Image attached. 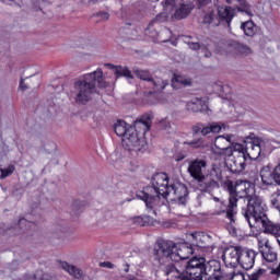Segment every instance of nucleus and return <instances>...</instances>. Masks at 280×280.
Returning <instances> with one entry per match:
<instances>
[{
  "instance_id": "nucleus-1",
  "label": "nucleus",
  "mask_w": 280,
  "mask_h": 280,
  "mask_svg": "<svg viewBox=\"0 0 280 280\" xmlns=\"http://www.w3.org/2000/svg\"><path fill=\"white\" fill-rule=\"evenodd\" d=\"M267 211L268 207L266 202H264V199L259 196H254L249 199V203L246 208L243 209V215L250 229H253L255 224H261L262 229H265V233L280 237V225L268 220Z\"/></svg>"
},
{
  "instance_id": "nucleus-2",
  "label": "nucleus",
  "mask_w": 280,
  "mask_h": 280,
  "mask_svg": "<svg viewBox=\"0 0 280 280\" xmlns=\"http://www.w3.org/2000/svg\"><path fill=\"white\" fill-rule=\"evenodd\" d=\"M170 177L165 173H156L151 178V186H145L136 192V198L142 200L147 209H154L161 202V198L167 200Z\"/></svg>"
},
{
  "instance_id": "nucleus-3",
  "label": "nucleus",
  "mask_w": 280,
  "mask_h": 280,
  "mask_svg": "<svg viewBox=\"0 0 280 280\" xmlns=\"http://www.w3.org/2000/svg\"><path fill=\"white\" fill-rule=\"evenodd\" d=\"M185 272L194 280H224V271L219 260L207 262L205 257H194L185 266Z\"/></svg>"
},
{
  "instance_id": "nucleus-4",
  "label": "nucleus",
  "mask_w": 280,
  "mask_h": 280,
  "mask_svg": "<svg viewBox=\"0 0 280 280\" xmlns=\"http://www.w3.org/2000/svg\"><path fill=\"white\" fill-rule=\"evenodd\" d=\"M96 86L98 89H106L108 86L106 81H104V72L100 68L94 72L84 74L74 82L72 95H74L77 104H82L83 106L89 104L93 100L92 95L95 93Z\"/></svg>"
},
{
  "instance_id": "nucleus-5",
  "label": "nucleus",
  "mask_w": 280,
  "mask_h": 280,
  "mask_svg": "<svg viewBox=\"0 0 280 280\" xmlns=\"http://www.w3.org/2000/svg\"><path fill=\"white\" fill-rule=\"evenodd\" d=\"M153 116L151 114H143L136 121H133V130L129 131L127 137L122 139V145L129 152H143L148 149L145 141V132L152 128Z\"/></svg>"
},
{
  "instance_id": "nucleus-6",
  "label": "nucleus",
  "mask_w": 280,
  "mask_h": 280,
  "mask_svg": "<svg viewBox=\"0 0 280 280\" xmlns=\"http://www.w3.org/2000/svg\"><path fill=\"white\" fill-rule=\"evenodd\" d=\"M205 170H207V161L203 159L197 158L188 163L187 172L195 180L197 189L202 194H211L214 189H220L218 174H205Z\"/></svg>"
},
{
  "instance_id": "nucleus-7",
  "label": "nucleus",
  "mask_w": 280,
  "mask_h": 280,
  "mask_svg": "<svg viewBox=\"0 0 280 280\" xmlns=\"http://www.w3.org/2000/svg\"><path fill=\"white\" fill-rule=\"evenodd\" d=\"M132 73H135L138 80L147 82L149 89H152L143 92V100H145V102H151L156 97V93H162V91H165L166 86H170V81L154 77L150 70L135 68Z\"/></svg>"
},
{
  "instance_id": "nucleus-8",
  "label": "nucleus",
  "mask_w": 280,
  "mask_h": 280,
  "mask_svg": "<svg viewBox=\"0 0 280 280\" xmlns=\"http://www.w3.org/2000/svg\"><path fill=\"white\" fill-rule=\"evenodd\" d=\"M178 250V244L174 243V241H167L164 238H159L153 247V255L156 261H161L163 257L166 259H171L172 261H178V259H185L186 257L180 254Z\"/></svg>"
},
{
  "instance_id": "nucleus-9",
  "label": "nucleus",
  "mask_w": 280,
  "mask_h": 280,
  "mask_svg": "<svg viewBox=\"0 0 280 280\" xmlns=\"http://www.w3.org/2000/svg\"><path fill=\"white\" fill-rule=\"evenodd\" d=\"M223 188L229 192L230 196L226 209V218L230 220V224L233 225L235 222H237V196H244L245 194L237 192L236 184L231 179H226L223 183Z\"/></svg>"
},
{
  "instance_id": "nucleus-10",
  "label": "nucleus",
  "mask_w": 280,
  "mask_h": 280,
  "mask_svg": "<svg viewBox=\"0 0 280 280\" xmlns=\"http://www.w3.org/2000/svg\"><path fill=\"white\" fill-rule=\"evenodd\" d=\"M32 229H36V224L27 221L26 219H20L19 223L14 226H8L5 224L0 226V235H7V237H15V235H32Z\"/></svg>"
},
{
  "instance_id": "nucleus-11",
  "label": "nucleus",
  "mask_w": 280,
  "mask_h": 280,
  "mask_svg": "<svg viewBox=\"0 0 280 280\" xmlns=\"http://www.w3.org/2000/svg\"><path fill=\"white\" fill-rule=\"evenodd\" d=\"M167 199L178 205H187V198H189V189L185 184L176 183L170 185L166 190Z\"/></svg>"
},
{
  "instance_id": "nucleus-12",
  "label": "nucleus",
  "mask_w": 280,
  "mask_h": 280,
  "mask_svg": "<svg viewBox=\"0 0 280 280\" xmlns=\"http://www.w3.org/2000/svg\"><path fill=\"white\" fill-rule=\"evenodd\" d=\"M222 128H225V125L222 122H197L195 126L191 127L192 137L197 135H202V137H207V135H218V132L222 131Z\"/></svg>"
},
{
  "instance_id": "nucleus-13",
  "label": "nucleus",
  "mask_w": 280,
  "mask_h": 280,
  "mask_svg": "<svg viewBox=\"0 0 280 280\" xmlns=\"http://www.w3.org/2000/svg\"><path fill=\"white\" fill-rule=\"evenodd\" d=\"M260 178L262 185H280V163L272 170L270 166H264L260 170Z\"/></svg>"
},
{
  "instance_id": "nucleus-14",
  "label": "nucleus",
  "mask_w": 280,
  "mask_h": 280,
  "mask_svg": "<svg viewBox=\"0 0 280 280\" xmlns=\"http://www.w3.org/2000/svg\"><path fill=\"white\" fill-rule=\"evenodd\" d=\"M218 23H214V27L218 25H224V27L231 31V23L235 19V9L231 7H218Z\"/></svg>"
},
{
  "instance_id": "nucleus-15",
  "label": "nucleus",
  "mask_w": 280,
  "mask_h": 280,
  "mask_svg": "<svg viewBox=\"0 0 280 280\" xmlns=\"http://www.w3.org/2000/svg\"><path fill=\"white\" fill-rule=\"evenodd\" d=\"M242 256V247H229L222 255V260L224 261L225 266H230L231 268H237L240 266V260Z\"/></svg>"
},
{
  "instance_id": "nucleus-16",
  "label": "nucleus",
  "mask_w": 280,
  "mask_h": 280,
  "mask_svg": "<svg viewBox=\"0 0 280 280\" xmlns=\"http://www.w3.org/2000/svg\"><path fill=\"white\" fill-rule=\"evenodd\" d=\"M235 142V135L226 133L223 136H218L214 141V148L225 152L228 156L233 155V149L231 148Z\"/></svg>"
},
{
  "instance_id": "nucleus-17",
  "label": "nucleus",
  "mask_w": 280,
  "mask_h": 280,
  "mask_svg": "<svg viewBox=\"0 0 280 280\" xmlns=\"http://www.w3.org/2000/svg\"><path fill=\"white\" fill-rule=\"evenodd\" d=\"M264 147V139L255 138L246 145L245 156L246 159L255 160L261 156V148Z\"/></svg>"
},
{
  "instance_id": "nucleus-18",
  "label": "nucleus",
  "mask_w": 280,
  "mask_h": 280,
  "mask_svg": "<svg viewBox=\"0 0 280 280\" xmlns=\"http://www.w3.org/2000/svg\"><path fill=\"white\" fill-rule=\"evenodd\" d=\"M259 255V253L248 249L242 248L241 249V260L240 266L244 268V270H250L255 266V258Z\"/></svg>"
},
{
  "instance_id": "nucleus-19",
  "label": "nucleus",
  "mask_w": 280,
  "mask_h": 280,
  "mask_svg": "<svg viewBox=\"0 0 280 280\" xmlns=\"http://www.w3.org/2000/svg\"><path fill=\"white\" fill-rule=\"evenodd\" d=\"M250 191H253V183L248 180H236V194H245L243 196H237V200H240V198H246L248 206V203L250 202V198H255V196H258L250 195Z\"/></svg>"
},
{
  "instance_id": "nucleus-20",
  "label": "nucleus",
  "mask_w": 280,
  "mask_h": 280,
  "mask_svg": "<svg viewBox=\"0 0 280 280\" xmlns=\"http://www.w3.org/2000/svg\"><path fill=\"white\" fill-rule=\"evenodd\" d=\"M194 1L188 0V1H182L179 4V8L175 10V13L173 15V19L175 21H183V19H187L191 14V11L194 10Z\"/></svg>"
},
{
  "instance_id": "nucleus-21",
  "label": "nucleus",
  "mask_w": 280,
  "mask_h": 280,
  "mask_svg": "<svg viewBox=\"0 0 280 280\" xmlns=\"http://www.w3.org/2000/svg\"><path fill=\"white\" fill-rule=\"evenodd\" d=\"M229 47L231 51L235 54V56H241L242 58H246V56H250V54H253V49L250 48V46L242 42L231 40L229 43Z\"/></svg>"
},
{
  "instance_id": "nucleus-22",
  "label": "nucleus",
  "mask_w": 280,
  "mask_h": 280,
  "mask_svg": "<svg viewBox=\"0 0 280 280\" xmlns=\"http://www.w3.org/2000/svg\"><path fill=\"white\" fill-rule=\"evenodd\" d=\"M246 153H241L240 155L234 156L229 165V170L232 174H242L246 170Z\"/></svg>"
},
{
  "instance_id": "nucleus-23",
  "label": "nucleus",
  "mask_w": 280,
  "mask_h": 280,
  "mask_svg": "<svg viewBox=\"0 0 280 280\" xmlns=\"http://www.w3.org/2000/svg\"><path fill=\"white\" fill-rule=\"evenodd\" d=\"M106 67L110 69L114 72V75L117 79L119 78H126L127 80H135V77L132 75V71L128 69L126 66H115L112 63H106Z\"/></svg>"
},
{
  "instance_id": "nucleus-24",
  "label": "nucleus",
  "mask_w": 280,
  "mask_h": 280,
  "mask_svg": "<svg viewBox=\"0 0 280 280\" xmlns=\"http://www.w3.org/2000/svg\"><path fill=\"white\" fill-rule=\"evenodd\" d=\"M132 127L128 128V124L126 122V120L118 119L114 124V131L117 135V137H124V139H126L127 135L129 132H132Z\"/></svg>"
},
{
  "instance_id": "nucleus-25",
  "label": "nucleus",
  "mask_w": 280,
  "mask_h": 280,
  "mask_svg": "<svg viewBox=\"0 0 280 280\" xmlns=\"http://www.w3.org/2000/svg\"><path fill=\"white\" fill-rule=\"evenodd\" d=\"M187 108L192 113H203V110H207V103L202 98L195 97L187 103Z\"/></svg>"
},
{
  "instance_id": "nucleus-26",
  "label": "nucleus",
  "mask_w": 280,
  "mask_h": 280,
  "mask_svg": "<svg viewBox=\"0 0 280 280\" xmlns=\"http://www.w3.org/2000/svg\"><path fill=\"white\" fill-rule=\"evenodd\" d=\"M61 268H62V270H66V272L70 273V276L73 277L74 279H82V277H84L82 269H80L73 265H70L67 261L61 262Z\"/></svg>"
},
{
  "instance_id": "nucleus-27",
  "label": "nucleus",
  "mask_w": 280,
  "mask_h": 280,
  "mask_svg": "<svg viewBox=\"0 0 280 280\" xmlns=\"http://www.w3.org/2000/svg\"><path fill=\"white\" fill-rule=\"evenodd\" d=\"M172 86L173 89H185V86H191V79L174 74L172 79Z\"/></svg>"
},
{
  "instance_id": "nucleus-28",
  "label": "nucleus",
  "mask_w": 280,
  "mask_h": 280,
  "mask_svg": "<svg viewBox=\"0 0 280 280\" xmlns=\"http://www.w3.org/2000/svg\"><path fill=\"white\" fill-rule=\"evenodd\" d=\"M174 250L175 253H179L182 257H186V258H178V261L189 259V257L194 255V248L187 246V244H183V245L177 244V250L176 249Z\"/></svg>"
},
{
  "instance_id": "nucleus-29",
  "label": "nucleus",
  "mask_w": 280,
  "mask_h": 280,
  "mask_svg": "<svg viewBox=\"0 0 280 280\" xmlns=\"http://www.w3.org/2000/svg\"><path fill=\"white\" fill-rule=\"evenodd\" d=\"M265 248H267V252H261L262 258L268 261L269 264H272V261H277V253L271 248L270 243L268 241L265 243Z\"/></svg>"
},
{
  "instance_id": "nucleus-30",
  "label": "nucleus",
  "mask_w": 280,
  "mask_h": 280,
  "mask_svg": "<svg viewBox=\"0 0 280 280\" xmlns=\"http://www.w3.org/2000/svg\"><path fill=\"white\" fill-rule=\"evenodd\" d=\"M160 269L162 270V272H164V275L166 277H168V275H173V277H175V275H183V272H184V271L178 270L176 268V266H174V264H172V262L161 265Z\"/></svg>"
},
{
  "instance_id": "nucleus-31",
  "label": "nucleus",
  "mask_w": 280,
  "mask_h": 280,
  "mask_svg": "<svg viewBox=\"0 0 280 280\" xmlns=\"http://www.w3.org/2000/svg\"><path fill=\"white\" fill-rule=\"evenodd\" d=\"M241 30H243L245 36L253 37L256 34L255 23L253 21L243 22Z\"/></svg>"
},
{
  "instance_id": "nucleus-32",
  "label": "nucleus",
  "mask_w": 280,
  "mask_h": 280,
  "mask_svg": "<svg viewBox=\"0 0 280 280\" xmlns=\"http://www.w3.org/2000/svg\"><path fill=\"white\" fill-rule=\"evenodd\" d=\"M203 25H214L218 23V15L214 12H210L203 16L202 20Z\"/></svg>"
},
{
  "instance_id": "nucleus-33",
  "label": "nucleus",
  "mask_w": 280,
  "mask_h": 280,
  "mask_svg": "<svg viewBox=\"0 0 280 280\" xmlns=\"http://www.w3.org/2000/svg\"><path fill=\"white\" fill-rule=\"evenodd\" d=\"M16 170V167H14V165H9L7 168H0L1 175L0 178L1 180H3L4 178H8V176H12V174H14V171Z\"/></svg>"
},
{
  "instance_id": "nucleus-34",
  "label": "nucleus",
  "mask_w": 280,
  "mask_h": 280,
  "mask_svg": "<svg viewBox=\"0 0 280 280\" xmlns=\"http://www.w3.org/2000/svg\"><path fill=\"white\" fill-rule=\"evenodd\" d=\"M271 207L280 212V190H277L271 195Z\"/></svg>"
},
{
  "instance_id": "nucleus-35",
  "label": "nucleus",
  "mask_w": 280,
  "mask_h": 280,
  "mask_svg": "<svg viewBox=\"0 0 280 280\" xmlns=\"http://www.w3.org/2000/svg\"><path fill=\"white\" fill-rule=\"evenodd\" d=\"M33 280H54V277L49 273H45L43 270H37L33 276Z\"/></svg>"
},
{
  "instance_id": "nucleus-36",
  "label": "nucleus",
  "mask_w": 280,
  "mask_h": 280,
  "mask_svg": "<svg viewBox=\"0 0 280 280\" xmlns=\"http://www.w3.org/2000/svg\"><path fill=\"white\" fill-rule=\"evenodd\" d=\"M129 10L133 14H141V12H143V2L137 1V2L132 3L130 5Z\"/></svg>"
},
{
  "instance_id": "nucleus-37",
  "label": "nucleus",
  "mask_w": 280,
  "mask_h": 280,
  "mask_svg": "<svg viewBox=\"0 0 280 280\" xmlns=\"http://www.w3.org/2000/svg\"><path fill=\"white\" fill-rule=\"evenodd\" d=\"M185 143L186 145H190V148H195V149L205 148L206 145L205 139L202 138H198L197 140H191Z\"/></svg>"
},
{
  "instance_id": "nucleus-38",
  "label": "nucleus",
  "mask_w": 280,
  "mask_h": 280,
  "mask_svg": "<svg viewBox=\"0 0 280 280\" xmlns=\"http://www.w3.org/2000/svg\"><path fill=\"white\" fill-rule=\"evenodd\" d=\"M240 3L238 12H245V14H250V4L246 0H236Z\"/></svg>"
},
{
  "instance_id": "nucleus-39",
  "label": "nucleus",
  "mask_w": 280,
  "mask_h": 280,
  "mask_svg": "<svg viewBox=\"0 0 280 280\" xmlns=\"http://www.w3.org/2000/svg\"><path fill=\"white\" fill-rule=\"evenodd\" d=\"M230 148H232V154L233 152H238L237 156H240V154H246V147L244 148L237 142H234Z\"/></svg>"
},
{
  "instance_id": "nucleus-40",
  "label": "nucleus",
  "mask_w": 280,
  "mask_h": 280,
  "mask_svg": "<svg viewBox=\"0 0 280 280\" xmlns=\"http://www.w3.org/2000/svg\"><path fill=\"white\" fill-rule=\"evenodd\" d=\"M131 222L136 226H145V219H143V217H133Z\"/></svg>"
},
{
  "instance_id": "nucleus-41",
  "label": "nucleus",
  "mask_w": 280,
  "mask_h": 280,
  "mask_svg": "<svg viewBox=\"0 0 280 280\" xmlns=\"http://www.w3.org/2000/svg\"><path fill=\"white\" fill-rule=\"evenodd\" d=\"M266 272V269H258L256 272L252 273L248 276L249 280H259V277H261Z\"/></svg>"
},
{
  "instance_id": "nucleus-42",
  "label": "nucleus",
  "mask_w": 280,
  "mask_h": 280,
  "mask_svg": "<svg viewBox=\"0 0 280 280\" xmlns=\"http://www.w3.org/2000/svg\"><path fill=\"white\" fill-rule=\"evenodd\" d=\"M164 21H167V15L165 13H160L155 16L153 23H163Z\"/></svg>"
},
{
  "instance_id": "nucleus-43",
  "label": "nucleus",
  "mask_w": 280,
  "mask_h": 280,
  "mask_svg": "<svg viewBox=\"0 0 280 280\" xmlns=\"http://www.w3.org/2000/svg\"><path fill=\"white\" fill-rule=\"evenodd\" d=\"M212 0H197V8L200 10L201 8H207Z\"/></svg>"
},
{
  "instance_id": "nucleus-44",
  "label": "nucleus",
  "mask_w": 280,
  "mask_h": 280,
  "mask_svg": "<svg viewBox=\"0 0 280 280\" xmlns=\"http://www.w3.org/2000/svg\"><path fill=\"white\" fill-rule=\"evenodd\" d=\"M175 279H179V280H194V278H191V276L185 273V271L183 273L175 275Z\"/></svg>"
},
{
  "instance_id": "nucleus-45",
  "label": "nucleus",
  "mask_w": 280,
  "mask_h": 280,
  "mask_svg": "<svg viewBox=\"0 0 280 280\" xmlns=\"http://www.w3.org/2000/svg\"><path fill=\"white\" fill-rule=\"evenodd\" d=\"M188 47L192 51H198L201 49L200 43H198V42H192Z\"/></svg>"
},
{
  "instance_id": "nucleus-46",
  "label": "nucleus",
  "mask_w": 280,
  "mask_h": 280,
  "mask_svg": "<svg viewBox=\"0 0 280 280\" xmlns=\"http://www.w3.org/2000/svg\"><path fill=\"white\" fill-rule=\"evenodd\" d=\"M96 16L102 19V21H108V19H110V14H108V12H98Z\"/></svg>"
},
{
  "instance_id": "nucleus-47",
  "label": "nucleus",
  "mask_w": 280,
  "mask_h": 280,
  "mask_svg": "<svg viewBox=\"0 0 280 280\" xmlns=\"http://www.w3.org/2000/svg\"><path fill=\"white\" fill-rule=\"evenodd\" d=\"M101 268H109V270H113L115 268V265L110 261H103L100 264Z\"/></svg>"
},
{
  "instance_id": "nucleus-48",
  "label": "nucleus",
  "mask_w": 280,
  "mask_h": 280,
  "mask_svg": "<svg viewBox=\"0 0 280 280\" xmlns=\"http://www.w3.org/2000/svg\"><path fill=\"white\" fill-rule=\"evenodd\" d=\"M20 89L21 91H27V89H30L27 84H25V81H23V79H21L20 81Z\"/></svg>"
},
{
  "instance_id": "nucleus-49",
  "label": "nucleus",
  "mask_w": 280,
  "mask_h": 280,
  "mask_svg": "<svg viewBox=\"0 0 280 280\" xmlns=\"http://www.w3.org/2000/svg\"><path fill=\"white\" fill-rule=\"evenodd\" d=\"M184 43H186V45H188V47L191 45V36H184Z\"/></svg>"
},
{
  "instance_id": "nucleus-50",
  "label": "nucleus",
  "mask_w": 280,
  "mask_h": 280,
  "mask_svg": "<svg viewBox=\"0 0 280 280\" xmlns=\"http://www.w3.org/2000/svg\"><path fill=\"white\" fill-rule=\"evenodd\" d=\"M18 268H19V262L18 261L11 262V265H10L11 270H16Z\"/></svg>"
},
{
  "instance_id": "nucleus-51",
  "label": "nucleus",
  "mask_w": 280,
  "mask_h": 280,
  "mask_svg": "<svg viewBox=\"0 0 280 280\" xmlns=\"http://www.w3.org/2000/svg\"><path fill=\"white\" fill-rule=\"evenodd\" d=\"M213 54L209 51L207 48H205V58H211Z\"/></svg>"
},
{
  "instance_id": "nucleus-52",
  "label": "nucleus",
  "mask_w": 280,
  "mask_h": 280,
  "mask_svg": "<svg viewBox=\"0 0 280 280\" xmlns=\"http://www.w3.org/2000/svg\"><path fill=\"white\" fill-rule=\"evenodd\" d=\"M225 209L221 210V211H217L215 215H222V213L226 214V209H229V207L224 206Z\"/></svg>"
},
{
  "instance_id": "nucleus-53",
  "label": "nucleus",
  "mask_w": 280,
  "mask_h": 280,
  "mask_svg": "<svg viewBox=\"0 0 280 280\" xmlns=\"http://www.w3.org/2000/svg\"><path fill=\"white\" fill-rule=\"evenodd\" d=\"M129 270H130V265H126L125 272H129Z\"/></svg>"
},
{
  "instance_id": "nucleus-54",
  "label": "nucleus",
  "mask_w": 280,
  "mask_h": 280,
  "mask_svg": "<svg viewBox=\"0 0 280 280\" xmlns=\"http://www.w3.org/2000/svg\"><path fill=\"white\" fill-rule=\"evenodd\" d=\"M226 3H233V0H226Z\"/></svg>"
},
{
  "instance_id": "nucleus-55",
  "label": "nucleus",
  "mask_w": 280,
  "mask_h": 280,
  "mask_svg": "<svg viewBox=\"0 0 280 280\" xmlns=\"http://www.w3.org/2000/svg\"><path fill=\"white\" fill-rule=\"evenodd\" d=\"M183 159H185V158H184V156H182V158H178V159H177V161H183Z\"/></svg>"
},
{
  "instance_id": "nucleus-56",
  "label": "nucleus",
  "mask_w": 280,
  "mask_h": 280,
  "mask_svg": "<svg viewBox=\"0 0 280 280\" xmlns=\"http://www.w3.org/2000/svg\"><path fill=\"white\" fill-rule=\"evenodd\" d=\"M221 145H226V143H224V142H221Z\"/></svg>"
}]
</instances>
